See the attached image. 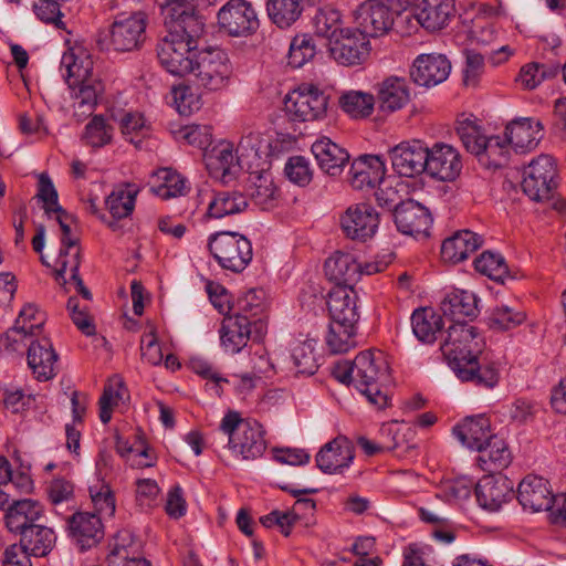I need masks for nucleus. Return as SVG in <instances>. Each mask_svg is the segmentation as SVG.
Wrapping results in <instances>:
<instances>
[{"mask_svg": "<svg viewBox=\"0 0 566 566\" xmlns=\"http://www.w3.org/2000/svg\"><path fill=\"white\" fill-rule=\"evenodd\" d=\"M476 338L475 327L467 323L451 324L441 352L460 380L493 388L499 382L500 374L494 364L483 363L475 355L480 352Z\"/></svg>", "mask_w": 566, "mask_h": 566, "instance_id": "1", "label": "nucleus"}, {"mask_svg": "<svg viewBox=\"0 0 566 566\" xmlns=\"http://www.w3.org/2000/svg\"><path fill=\"white\" fill-rule=\"evenodd\" d=\"M148 14L143 10L118 11L107 29L99 33L101 50L115 53L139 51L146 40Z\"/></svg>", "mask_w": 566, "mask_h": 566, "instance_id": "2", "label": "nucleus"}, {"mask_svg": "<svg viewBox=\"0 0 566 566\" xmlns=\"http://www.w3.org/2000/svg\"><path fill=\"white\" fill-rule=\"evenodd\" d=\"M355 388L378 409L387 407L389 397L381 386L388 381L389 366L380 350L360 352L354 359Z\"/></svg>", "mask_w": 566, "mask_h": 566, "instance_id": "3", "label": "nucleus"}, {"mask_svg": "<svg viewBox=\"0 0 566 566\" xmlns=\"http://www.w3.org/2000/svg\"><path fill=\"white\" fill-rule=\"evenodd\" d=\"M220 430L228 436L230 450L243 460H255L266 450L263 426L254 419L241 418L237 411H229L222 418Z\"/></svg>", "mask_w": 566, "mask_h": 566, "instance_id": "4", "label": "nucleus"}, {"mask_svg": "<svg viewBox=\"0 0 566 566\" xmlns=\"http://www.w3.org/2000/svg\"><path fill=\"white\" fill-rule=\"evenodd\" d=\"M208 248L222 269L234 273L242 272L253 256L250 240L238 232L221 231L211 234Z\"/></svg>", "mask_w": 566, "mask_h": 566, "instance_id": "5", "label": "nucleus"}, {"mask_svg": "<svg viewBox=\"0 0 566 566\" xmlns=\"http://www.w3.org/2000/svg\"><path fill=\"white\" fill-rule=\"evenodd\" d=\"M232 72L227 52L220 48L208 46L197 54L190 74L196 76L199 86L214 92L229 85Z\"/></svg>", "mask_w": 566, "mask_h": 566, "instance_id": "6", "label": "nucleus"}, {"mask_svg": "<svg viewBox=\"0 0 566 566\" xmlns=\"http://www.w3.org/2000/svg\"><path fill=\"white\" fill-rule=\"evenodd\" d=\"M167 35L198 43L205 32V20L198 14L195 3L186 0H168L163 6Z\"/></svg>", "mask_w": 566, "mask_h": 566, "instance_id": "7", "label": "nucleus"}, {"mask_svg": "<svg viewBox=\"0 0 566 566\" xmlns=\"http://www.w3.org/2000/svg\"><path fill=\"white\" fill-rule=\"evenodd\" d=\"M328 96L314 84L304 83L289 93L284 108L293 122H314L326 115Z\"/></svg>", "mask_w": 566, "mask_h": 566, "instance_id": "8", "label": "nucleus"}, {"mask_svg": "<svg viewBox=\"0 0 566 566\" xmlns=\"http://www.w3.org/2000/svg\"><path fill=\"white\" fill-rule=\"evenodd\" d=\"M556 178L557 168L553 157L541 155L524 169L523 192L533 201H547L554 196Z\"/></svg>", "mask_w": 566, "mask_h": 566, "instance_id": "9", "label": "nucleus"}, {"mask_svg": "<svg viewBox=\"0 0 566 566\" xmlns=\"http://www.w3.org/2000/svg\"><path fill=\"white\" fill-rule=\"evenodd\" d=\"M197 46L198 43H188V40L165 34L157 43V57L168 73L185 76L192 71L193 60H197L200 51Z\"/></svg>", "mask_w": 566, "mask_h": 566, "instance_id": "10", "label": "nucleus"}, {"mask_svg": "<svg viewBox=\"0 0 566 566\" xmlns=\"http://www.w3.org/2000/svg\"><path fill=\"white\" fill-rule=\"evenodd\" d=\"M401 9L398 3H389L385 0H366L355 11L357 29L366 36L384 35L394 24V12Z\"/></svg>", "mask_w": 566, "mask_h": 566, "instance_id": "11", "label": "nucleus"}, {"mask_svg": "<svg viewBox=\"0 0 566 566\" xmlns=\"http://www.w3.org/2000/svg\"><path fill=\"white\" fill-rule=\"evenodd\" d=\"M221 31L230 36H248L260 25L258 13L245 0H229L218 12Z\"/></svg>", "mask_w": 566, "mask_h": 566, "instance_id": "12", "label": "nucleus"}, {"mask_svg": "<svg viewBox=\"0 0 566 566\" xmlns=\"http://www.w3.org/2000/svg\"><path fill=\"white\" fill-rule=\"evenodd\" d=\"M331 56L340 65L356 66L365 63L370 54L368 36L358 29H345L331 41Z\"/></svg>", "mask_w": 566, "mask_h": 566, "instance_id": "13", "label": "nucleus"}, {"mask_svg": "<svg viewBox=\"0 0 566 566\" xmlns=\"http://www.w3.org/2000/svg\"><path fill=\"white\" fill-rule=\"evenodd\" d=\"M379 222L378 211L366 202L349 206L340 217V227L345 235L360 242L376 234Z\"/></svg>", "mask_w": 566, "mask_h": 566, "instance_id": "14", "label": "nucleus"}, {"mask_svg": "<svg viewBox=\"0 0 566 566\" xmlns=\"http://www.w3.org/2000/svg\"><path fill=\"white\" fill-rule=\"evenodd\" d=\"M428 151V146L419 139L401 142L389 150L392 169L403 177L426 172Z\"/></svg>", "mask_w": 566, "mask_h": 566, "instance_id": "15", "label": "nucleus"}, {"mask_svg": "<svg viewBox=\"0 0 566 566\" xmlns=\"http://www.w3.org/2000/svg\"><path fill=\"white\" fill-rule=\"evenodd\" d=\"M374 95L378 111L381 114H394L411 101V87L406 77L390 75L375 86Z\"/></svg>", "mask_w": 566, "mask_h": 566, "instance_id": "16", "label": "nucleus"}, {"mask_svg": "<svg viewBox=\"0 0 566 566\" xmlns=\"http://www.w3.org/2000/svg\"><path fill=\"white\" fill-rule=\"evenodd\" d=\"M462 170L459 151L451 145L436 143L428 151L427 174L441 181L455 180Z\"/></svg>", "mask_w": 566, "mask_h": 566, "instance_id": "17", "label": "nucleus"}, {"mask_svg": "<svg viewBox=\"0 0 566 566\" xmlns=\"http://www.w3.org/2000/svg\"><path fill=\"white\" fill-rule=\"evenodd\" d=\"M66 528L81 551L92 548L104 537V525L96 513L75 512L67 517Z\"/></svg>", "mask_w": 566, "mask_h": 566, "instance_id": "18", "label": "nucleus"}, {"mask_svg": "<svg viewBox=\"0 0 566 566\" xmlns=\"http://www.w3.org/2000/svg\"><path fill=\"white\" fill-rule=\"evenodd\" d=\"M451 72V63L443 54H421L410 70L413 82L421 86H434L444 82Z\"/></svg>", "mask_w": 566, "mask_h": 566, "instance_id": "19", "label": "nucleus"}, {"mask_svg": "<svg viewBox=\"0 0 566 566\" xmlns=\"http://www.w3.org/2000/svg\"><path fill=\"white\" fill-rule=\"evenodd\" d=\"M517 500L523 509L541 512L552 509L554 495L547 480L528 474L518 484Z\"/></svg>", "mask_w": 566, "mask_h": 566, "instance_id": "20", "label": "nucleus"}, {"mask_svg": "<svg viewBox=\"0 0 566 566\" xmlns=\"http://www.w3.org/2000/svg\"><path fill=\"white\" fill-rule=\"evenodd\" d=\"M28 366L39 381H46L56 375L57 354L48 336L38 337L29 345Z\"/></svg>", "mask_w": 566, "mask_h": 566, "instance_id": "21", "label": "nucleus"}, {"mask_svg": "<svg viewBox=\"0 0 566 566\" xmlns=\"http://www.w3.org/2000/svg\"><path fill=\"white\" fill-rule=\"evenodd\" d=\"M394 221L399 232L407 235L427 234L432 222L429 210L415 200L396 207Z\"/></svg>", "mask_w": 566, "mask_h": 566, "instance_id": "22", "label": "nucleus"}, {"mask_svg": "<svg viewBox=\"0 0 566 566\" xmlns=\"http://www.w3.org/2000/svg\"><path fill=\"white\" fill-rule=\"evenodd\" d=\"M479 504L489 511H497L513 496V484L505 476L485 475L475 484Z\"/></svg>", "mask_w": 566, "mask_h": 566, "instance_id": "23", "label": "nucleus"}, {"mask_svg": "<svg viewBox=\"0 0 566 566\" xmlns=\"http://www.w3.org/2000/svg\"><path fill=\"white\" fill-rule=\"evenodd\" d=\"M349 182L353 188L361 190L379 185L386 175L385 161L380 156L363 155L352 163Z\"/></svg>", "mask_w": 566, "mask_h": 566, "instance_id": "24", "label": "nucleus"}, {"mask_svg": "<svg viewBox=\"0 0 566 566\" xmlns=\"http://www.w3.org/2000/svg\"><path fill=\"white\" fill-rule=\"evenodd\" d=\"M509 144L515 151L534 149L543 137V125L538 119L523 117L512 120L505 128Z\"/></svg>", "mask_w": 566, "mask_h": 566, "instance_id": "25", "label": "nucleus"}, {"mask_svg": "<svg viewBox=\"0 0 566 566\" xmlns=\"http://www.w3.org/2000/svg\"><path fill=\"white\" fill-rule=\"evenodd\" d=\"M325 274L335 286H348L354 284L361 276V264L350 253L336 251L325 261Z\"/></svg>", "mask_w": 566, "mask_h": 566, "instance_id": "26", "label": "nucleus"}, {"mask_svg": "<svg viewBox=\"0 0 566 566\" xmlns=\"http://www.w3.org/2000/svg\"><path fill=\"white\" fill-rule=\"evenodd\" d=\"M327 308L331 322L357 323V294L348 286H334L328 293Z\"/></svg>", "mask_w": 566, "mask_h": 566, "instance_id": "27", "label": "nucleus"}, {"mask_svg": "<svg viewBox=\"0 0 566 566\" xmlns=\"http://www.w3.org/2000/svg\"><path fill=\"white\" fill-rule=\"evenodd\" d=\"M311 149L318 167L329 176L340 175L349 160L348 151L328 137L317 139Z\"/></svg>", "mask_w": 566, "mask_h": 566, "instance_id": "28", "label": "nucleus"}, {"mask_svg": "<svg viewBox=\"0 0 566 566\" xmlns=\"http://www.w3.org/2000/svg\"><path fill=\"white\" fill-rule=\"evenodd\" d=\"M354 459L352 447L346 439H334L326 443L316 455L317 468L324 473H340Z\"/></svg>", "mask_w": 566, "mask_h": 566, "instance_id": "29", "label": "nucleus"}, {"mask_svg": "<svg viewBox=\"0 0 566 566\" xmlns=\"http://www.w3.org/2000/svg\"><path fill=\"white\" fill-rule=\"evenodd\" d=\"M452 431L463 446L476 451L481 450L489 439L494 436L491 431L489 418L483 415L467 417Z\"/></svg>", "mask_w": 566, "mask_h": 566, "instance_id": "30", "label": "nucleus"}, {"mask_svg": "<svg viewBox=\"0 0 566 566\" xmlns=\"http://www.w3.org/2000/svg\"><path fill=\"white\" fill-rule=\"evenodd\" d=\"M443 316L452 324L465 323V318H474L479 313L476 296L465 290H453L441 302Z\"/></svg>", "mask_w": 566, "mask_h": 566, "instance_id": "31", "label": "nucleus"}, {"mask_svg": "<svg viewBox=\"0 0 566 566\" xmlns=\"http://www.w3.org/2000/svg\"><path fill=\"white\" fill-rule=\"evenodd\" d=\"M453 12L451 0H422L416 9L415 17L422 28L434 32L448 24Z\"/></svg>", "mask_w": 566, "mask_h": 566, "instance_id": "32", "label": "nucleus"}, {"mask_svg": "<svg viewBox=\"0 0 566 566\" xmlns=\"http://www.w3.org/2000/svg\"><path fill=\"white\" fill-rule=\"evenodd\" d=\"M483 243L481 235L462 230L447 238L441 245V258L446 262L459 263L475 252Z\"/></svg>", "mask_w": 566, "mask_h": 566, "instance_id": "33", "label": "nucleus"}, {"mask_svg": "<svg viewBox=\"0 0 566 566\" xmlns=\"http://www.w3.org/2000/svg\"><path fill=\"white\" fill-rule=\"evenodd\" d=\"M253 325L243 316L226 314L220 328L221 344L227 352L239 353L247 346Z\"/></svg>", "mask_w": 566, "mask_h": 566, "instance_id": "34", "label": "nucleus"}, {"mask_svg": "<svg viewBox=\"0 0 566 566\" xmlns=\"http://www.w3.org/2000/svg\"><path fill=\"white\" fill-rule=\"evenodd\" d=\"M206 166L210 175L219 178L223 184L229 182L235 174L237 153L233 154V145L222 142L205 157Z\"/></svg>", "mask_w": 566, "mask_h": 566, "instance_id": "35", "label": "nucleus"}, {"mask_svg": "<svg viewBox=\"0 0 566 566\" xmlns=\"http://www.w3.org/2000/svg\"><path fill=\"white\" fill-rule=\"evenodd\" d=\"M42 505L31 499L13 502L6 513V525L10 532L22 533L42 516Z\"/></svg>", "mask_w": 566, "mask_h": 566, "instance_id": "36", "label": "nucleus"}, {"mask_svg": "<svg viewBox=\"0 0 566 566\" xmlns=\"http://www.w3.org/2000/svg\"><path fill=\"white\" fill-rule=\"evenodd\" d=\"M61 70L65 71V81L71 90H75L80 82L95 77L93 75V61L91 56L80 50L64 52L61 59Z\"/></svg>", "mask_w": 566, "mask_h": 566, "instance_id": "37", "label": "nucleus"}, {"mask_svg": "<svg viewBox=\"0 0 566 566\" xmlns=\"http://www.w3.org/2000/svg\"><path fill=\"white\" fill-rule=\"evenodd\" d=\"M55 542L56 536L52 528L31 524L20 535V544L18 545L34 557H44L52 551Z\"/></svg>", "mask_w": 566, "mask_h": 566, "instance_id": "38", "label": "nucleus"}, {"mask_svg": "<svg viewBox=\"0 0 566 566\" xmlns=\"http://www.w3.org/2000/svg\"><path fill=\"white\" fill-rule=\"evenodd\" d=\"M478 452L480 453L479 464L482 470L488 472L503 470L512 460L506 442L495 434Z\"/></svg>", "mask_w": 566, "mask_h": 566, "instance_id": "39", "label": "nucleus"}, {"mask_svg": "<svg viewBox=\"0 0 566 566\" xmlns=\"http://www.w3.org/2000/svg\"><path fill=\"white\" fill-rule=\"evenodd\" d=\"M411 325L413 334L420 342L431 344L442 331L443 317L430 307L420 308L413 312Z\"/></svg>", "mask_w": 566, "mask_h": 566, "instance_id": "40", "label": "nucleus"}, {"mask_svg": "<svg viewBox=\"0 0 566 566\" xmlns=\"http://www.w3.org/2000/svg\"><path fill=\"white\" fill-rule=\"evenodd\" d=\"M248 208L247 197L240 191H218L214 192L208 205V216L214 219H221L226 216L237 214Z\"/></svg>", "mask_w": 566, "mask_h": 566, "instance_id": "41", "label": "nucleus"}, {"mask_svg": "<svg viewBox=\"0 0 566 566\" xmlns=\"http://www.w3.org/2000/svg\"><path fill=\"white\" fill-rule=\"evenodd\" d=\"M234 316H243L253 325L258 334L262 333L264 321L262 314L264 312L262 291L251 290L243 296L239 297L234 307H232Z\"/></svg>", "mask_w": 566, "mask_h": 566, "instance_id": "42", "label": "nucleus"}, {"mask_svg": "<svg viewBox=\"0 0 566 566\" xmlns=\"http://www.w3.org/2000/svg\"><path fill=\"white\" fill-rule=\"evenodd\" d=\"M138 192V187L133 184L115 187L105 200L106 208L113 218L123 219L132 214Z\"/></svg>", "mask_w": 566, "mask_h": 566, "instance_id": "43", "label": "nucleus"}, {"mask_svg": "<svg viewBox=\"0 0 566 566\" xmlns=\"http://www.w3.org/2000/svg\"><path fill=\"white\" fill-rule=\"evenodd\" d=\"M262 142V136L258 132L250 130L242 135L235 149L239 168L252 171L260 167Z\"/></svg>", "mask_w": 566, "mask_h": 566, "instance_id": "44", "label": "nucleus"}, {"mask_svg": "<svg viewBox=\"0 0 566 566\" xmlns=\"http://www.w3.org/2000/svg\"><path fill=\"white\" fill-rule=\"evenodd\" d=\"M249 180L253 202L263 210L271 209L276 200L277 189L270 174L255 169L250 171Z\"/></svg>", "mask_w": 566, "mask_h": 566, "instance_id": "45", "label": "nucleus"}, {"mask_svg": "<svg viewBox=\"0 0 566 566\" xmlns=\"http://www.w3.org/2000/svg\"><path fill=\"white\" fill-rule=\"evenodd\" d=\"M266 9L271 21L286 29L300 19L304 6L303 0H269Z\"/></svg>", "mask_w": 566, "mask_h": 566, "instance_id": "46", "label": "nucleus"}, {"mask_svg": "<svg viewBox=\"0 0 566 566\" xmlns=\"http://www.w3.org/2000/svg\"><path fill=\"white\" fill-rule=\"evenodd\" d=\"M314 32L317 36L328 39L331 42L342 33L343 21L340 12L333 7H322L316 9L312 18Z\"/></svg>", "mask_w": 566, "mask_h": 566, "instance_id": "47", "label": "nucleus"}, {"mask_svg": "<svg viewBox=\"0 0 566 566\" xmlns=\"http://www.w3.org/2000/svg\"><path fill=\"white\" fill-rule=\"evenodd\" d=\"M356 324L331 322L326 336V344L334 354L348 352L357 345L356 342Z\"/></svg>", "mask_w": 566, "mask_h": 566, "instance_id": "48", "label": "nucleus"}, {"mask_svg": "<svg viewBox=\"0 0 566 566\" xmlns=\"http://www.w3.org/2000/svg\"><path fill=\"white\" fill-rule=\"evenodd\" d=\"M104 87L96 77L80 82L73 91L74 108L82 115L91 114Z\"/></svg>", "mask_w": 566, "mask_h": 566, "instance_id": "49", "label": "nucleus"}, {"mask_svg": "<svg viewBox=\"0 0 566 566\" xmlns=\"http://www.w3.org/2000/svg\"><path fill=\"white\" fill-rule=\"evenodd\" d=\"M344 112L353 118H366L374 112L376 101L373 94L352 91L339 98Z\"/></svg>", "mask_w": 566, "mask_h": 566, "instance_id": "50", "label": "nucleus"}, {"mask_svg": "<svg viewBox=\"0 0 566 566\" xmlns=\"http://www.w3.org/2000/svg\"><path fill=\"white\" fill-rule=\"evenodd\" d=\"M292 360L297 375L312 376L318 368L314 339L297 342L292 348Z\"/></svg>", "mask_w": 566, "mask_h": 566, "instance_id": "51", "label": "nucleus"}, {"mask_svg": "<svg viewBox=\"0 0 566 566\" xmlns=\"http://www.w3.org/2000/svg\"><path fill=\"white\" fill-rule=\"evenodd\" d=\"M67 0H34L32 12L35 18L44 24L51 25L56 30H66L64 13L61 10L62 3Z\"/></svg>", "mask_w": 566, "mask_h": 566, "instance_id": "52", "label": "nucleus"}, {"mask_svg": "<svg viewBox=\"0 0 566 566\" xmlns=\"http://www.w3.org/2000/svg\"><path fill=\"white\" fill-rule=\"evenodd\" d=\"M156 176L161 181L159 186L154 188L155 193L159 198L167 200L186 193V179L177 171L170 168H163L156 172Z\"/></svg>", "mask_w": 566, "mask_h": 566, "instance_id": "53", "label": "nucleus"}, {"mask_svg": "<svg viewBox=\"0 0 566 566\" xmlns=\"http://www.w3.org/2000/svg\"><path fill=\"white\" fill-rule=\"evenodd\" d=\"M81 264V249L78 245H62L56 259V269L54 270L55 280L65 284V273L71 272V280L77 279Z\"/></svg>", "mask_w": 566, "mask_h": 566, "instance_id": "54", "label": "nucleus"}, {"mask_svg": "<svg viewBox=\"0 0 566 566\" xmlns=\"http://www.w3.org/2000/svg\"><path fill=\"white\" fill-rule=\"evenodd\" d=\"M316 54V45L310 34L295 35L290 44L287 63L294 69L302 67Z\"/></svg>", "mask_w": 566, "mask_h": 566, "instance_id": "55", "label": "nucleus"}, {"mask_svg": "<svg viewBox=\"0 0 566 566\" xmlns=\"http://www.w3.org/2000/svg\"><path fill=\"white\" fill-rule=\"evenodd\" d=\"M88 492L101 520L103 517H112L116 510V501L111 486L103 481H97L88 488Z\"/></svg>", "mask_w": 566, "mask_h": 566, "instance_id": "56", "label": "nucleus"}, {"mask_svg": "<svg viewBox=\"0 0 566 566\" xmlns=\"http://www.w3.org/2000/svg\"><path fill=\"white\" fill-rule=\"evenodd\" d=\"M474 268L478 272L494 281H502L509 276V269L504 258L490 251H484L474 260Z\"/></svg>", "mask_w": 566, "mask_h": 566, "instance_id": "57", "label": "nucleus"}, {"mask_svg": "<svg viewBox=\"0 0 566 566\" xmlns=\"http://www.w3.org/2000/svg\"><path fill=\"white\" fill-rule=\"evenodd\" d=\"M524 321V312L502 304L491 312L488 324L494 331H507L521 325Z\"/></svg>", "mask_w": 566, "mask_h": 566, "instance_id": "58", "label": "nucleus"}, {"mask_svg": "<svg viewBox=\"0 0 566 566\" xmlns=\"http://www.w3.org/2000/svg\"><path fill=\"white\" fill-rule=\"evenodd\" d=\"M457 134L468 151L481 156V146L485 143V135L475 120L465 118L458 123Z\"/></svg>", "mask_w": 566, "mask_h": 566, "instance_id": "59", "label": "nucleus"}, {"mask_svg": "<svg viewBox=\"0 0 566 566\" xmlns=\"http://www.w3.org/2000/svg\"><path fill=\"white\" fill-rule=\"evenodd\" d=\"M20 328H24L27 333L35 338L45 336L43 326L45 323V314L39 310L35 304H25L20 311L15 322Z\"/></svg>", "mask_w": 566, "mask_h": 566, "instance_id": "60", "label": "nucleus"}, {"mask_svg": "<svg viewBox=\"0 0 566 566\" xmlns=\"http://www.w3.org/2000/svg\"><path fill=\"white\" fill-rule=\"evenodd\" d=\"M123 398V382L120 380L111 381L104 387L103 394L98 400L99 419L103 423H108L112 419L113 409Z\"/></svg>", "mask_w": 566, "mask_h": 566, "instance_id": "61", "label": "nucleus"}, {"mask_svg": "<svg viewBox=\"0 0 566 566\" xmlns=\"http://www.w3.org/2000/svg\"><path fill=\"white\" fill-rule=\"evenodd\" d=\"M113 128L101 115L94 116L85 127L84 139L92 147H103L112 139Z\"/></svg>", "mask_w": 566, "mask_h": 566, "instance_id": "62", "label": "nucleus"}, {"mask_svg": "<svg viewBox=\"0 0 566 566\" xmlns=\"http://www.w3.org/2000/svg\"><path fill=\"white\" fill-rule=\"evenodd\" d=\"M35 339L34 336H31L24 328H20V326L14 323L11 328L0 336V350L7 353L21 352L24 347H29L31 342Z\"/></svg>", "mask_w": 566, "mask_h": 566, "instance_id": "63", "label": "nucleus"}, {"mask_svg": "<svg viewBox=\"0 0 566 566\" xmlns=\"http://www.w3.org/2000/svg\"><path fill=\"white\" fill-rule=\"evenodd\" d=\"M45 493L53 506L69 503L74 499V484L65 478L56 476L48 482Z\"/></svg>", "mask_w": 566, "mask_h": 566, "instance_id": "64", "label": "nucleus"}]
</instances>
